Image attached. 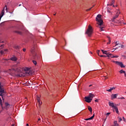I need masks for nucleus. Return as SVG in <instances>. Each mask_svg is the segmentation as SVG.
<instances>
[{"label": "nucleus", "mask_w": 126, "mask_h": 126, "mask_svg": "<svg viewBox=\"0 0 126 126\" xmlns=\"http://www.w3.org/2000/svg\"><path fill=\"white\" fill-rule=\"evenodd\" d=\"M95 19L96 21H97V22L99 23L98 25V27L100 29V31H104V30L103 29L104 27H101L103 24V20L101 19V15H97Z\"/></svg>", "instance_id": "obj_1"}, {"label": "nucleus", "mask_w": 126, "mask_h": 126, "mask_svg": "<svg viewBox=\"0 0 126 126\" xmlns=\"http://www.w3.org/2000/svg\"><path fill=\"white\" fill-rule=\"evenodd\" d=\"M4 93V90L3 88H2V86H1V83L0 82V96H1L3 101H4V98L3 97V95L2 94ZM1 98L0 97V106L2 108V103H1V102H2V100H1Z\"/></svg>", "instance_id": "obj_2"}, {"label": "nucleus", "mask_w": 126, "mask_h": 126, "mask_svg": "<svg viewBox=\"0 0 126 126\" xmlns=\"http://www.w3.org/2000/svg\"><path fill=\"white\" fill-rule=\"evenodd\" d=\"M92 33H93V30H92V27L91 26H89V28L86 32V33L88 35L89 37H91V35H92Z\"/></svg>", "instance_id": "obj_3"}, {"label": "nucleus", "mask_w": 126, "mask_h": 126, "mask_svg": "<svg viewBox=\"0 0 126 126\" xmlns=\"http://www.w3.org/2000/svg\"><path fill=\"white\" fill-rule=\"evenodd\" d=\"M35 48L32 47L31 49L32 55L34 60H37L38 59V56H37V54L35 53Z\"/></svg>", "instance_id": "obj_4"}, {"label": "nucleus", "mask_w": 126, "mask_h": 126, "mask_svg": "<svg viewBox=\"0 0 126 126\" xmlns=\"http://www.w3.org/2000/svg\"><path fill=\"white\" fill-rule=\"evenodd\" d=\"M24 70L27 75H30L31 74H32V71H31V69H30V68L26 67L25 68Z\"/></svg>", "instance_id": "obj_5"}, {"label": "nucleus", "mask_w": 126, "mask_h": 126, "mask_svg": "<svg viewBox=\"0 0 126 126\" xmlns=\"http://www.w3.org/2000/svg\"><path fill=\"white\" fill-rule=\"evenodd\" d=\"M85 99L86 102H87V103H91V101H92V98H91L89 96H86L85 97Z\"/></svg>", "instance_id": "obj_6"}, {"label": "nucleus", "mask_w": 126, "mask_h": 126, "mask_svg": "<svg viewBox=\"0 0 126 126\" xmlns=\"http://www.w3.org/2000/svg\"><path fill=\"white\" fill-rule=\"evenodd\" d=\"M101 52H102L103 54H104L105 55H106L107 57H111V53H108V51H104V50H101Z\"/></svg>", "instance_id": "obj_7"}, {"label": "nucleus", "mask_w": 126, "mask_h": 126, "mask_svg": "<svg viewBox=\"0 0 126 126\" xmlns=\"http://www.w3.org/2000/svg\"><path fill=\"white\" fill-rule=\"evenodd\" d=\"M109 105L110 106V107H112V108H113L114 109H115V108L117 107V104H115V103H114V102H109L108 103Z\"/></svg>", "instance_id": "obj_8"}, {"label": "nucleus", "mask_w": 126, "mask_h": 126, "mask_svg": "<svg viewBox=\"0 0 126 126\" xmlns=\"http://www.w3.org/2000/svg\"><path fill=\"white\" fill-rule=\"evenodd\" d=\"M116 64H118V65H120L121 67H125V66L124 65V64L123 63L121 62L117 61V62H116Z\"/></svg>", "instance_id": "obj_9"}, {"label": "nucleus", "mask_w": 126, "mask_h": 126, "mask_svg": "<svg viewBox=\"0 0 126 126\" xmlns=\"http://www.w3.org/2000/svg\"><path fill=\"white\" fill-rule=\"evenodd\" d=\"M4 8H5L3 9L1 14H0V19H1V18L3 16V15H4Z\"/></svg>", "instance_id": "obj_10"}, {"label": "nucleus", "mask_w": 126, "mask_h": 126, "mask_svg": "<svg viewBox=\"0 0 126 126\" xmlns=\"http://www.w3.org/2000/svg\"><path fill=\"white\" fill-rule=\"evenodd\" d=\"M7 49L2 50L0 51L1 55H4L7 52Z\"/></svg>", "instance_id": "obj_11"}, {"label": "nucleus", "mask_w": 126, "mask_h": 126, "mask_svg": "<svg viewBox=\"0 0 126 126\" xmlns=\"http://www.w3.org/2000/svg\"><path fill=\"white\" fill-rule=\"evenodd\" d=\"M11 61H13V62H16V61H17V58H16V57H13L12 58H10Z\"/></svg>", "instance_id": "obj_12"}, {"label": "nucleus", "mask_w": 126, "mask_h": 126, "mask_svg": "<svg viewBox=\"0 0 126 126\" xmlns=\"http://www.w3.org/2000/svg\"><path fill=\"white\" fill-rule=\"evenodd\" d=\"M117 96H118V94H113L111 95V98L112 99H116Z\"/></svg>", "instance_id": "obj_13"}, {"label": "nucleus", "mask_w": 126, "mask_h": 126, "mask_svg": "<svg viewBox=\"0 0 126 126\" xmlns=\"http://www.w3.org/2000/svg\"><path fill=\"white\" fill-rule=\"evenodd\" d=\"M118 17H119V15L118 14H116V15L115 16H114L113 19H112V21H113V22L115 21V20L116 18H118Z\"/></svg>", "instance_id": "obj_14"}, {"label": "nucleus", "mask_w": 126, "mask_h": 126, "mask_svg": "<svg viewBox=\"0 0 126 126\" xmlns=\"http://www.w3.org/2000/svg\"><path fill=\"white\" fill-rule=\"evenodd\" d=\"M36 100H37L38 103L39 105H42V102L40 101V97L39 96L36 97Z\"/></svg>", "instance_id": "obj_15"}, {"label": "nucleus", "mask_w": 126, "mask_h": 126, "mask_svg": "<svg viewBox=\"0 0 126 126\" xmlns=\"http://www.w3.org/2000/svg\"><path fill=\"white\" fill-rule=\"evenodd\" d=\"M89 97L91 99H92H92H93V97H94V94H89Z\"/></svg>", "instance_id": "obj_16"}, {"label": "nucleus", "mask_w": 126, "mask_h": 126, "mask_svg": "<svg viewBox=\"0 0 126 126\" xmlns=\"http://www.w3.org/2000/svg\"><path fill=\"white\" fill-rule=\"evenodd\" d=\"M14 49H15L16 50H19V49H20V46L19 45H15L14 46Z\"/></svg>", "instance_id": "obj_17"}, {"label": "nucleus", "mask_w": 126, "mask_h": 126, "mask_svg": "<svg viewBox=\"0 0 126 126\" xmlns=\"http://www.w3.org/2000/svg\"><path fill=\"white\" fill-rule=\"evenodd\" d=\"M15 33H17V34H19V35H22V32L19 31H16Z\"/></svg>", "instance_id": "obj_18"}, {"label": "nucleus", "mask_w": 126, "mask_h": 126, "mask_svg": "<svg viewBox=\"0 0 126 126\" xmlns=\"http://www.w3.org/2000/svg\"><path fill=\"white\" fill-rule=\"evenodd\" d=\"M114 110H115V112L117 114H119V109L118 108V107H115Z\"/></svg>", "instance_id": "obj_19"}, {"label": "nucleus", "mask_w": 126, "mask_h": 126, "mask_svg": "<svg viewBox=\"0 0 126 126\" xmlns=\"http://www.w3.org/2000/svg\"><path fill=\"white\" fill-rule=\"evenodd\" d=\"M88 110L92 114V108L90 106H88Z\"/></svg>", "instance_id": "obj_20"}, {"label": "nucleus", "mask_w": 126, "mask_h": 126, "mask_svg": "<svg viewBox=\"0 0 126 126\" xmlns=\"http://www.w3.org/2000/svg\"><path fill=\"white\" fill-rule=\"evenodd\" d=\"M107 38H108L109 41V42H107V44H111V37H110L109 36H107Z\"/></svg>", "instance_id": "obj_21"}, {"label": "nucleus", "mask_w": 126, "mask_h": 126, "mask_svg": "<svg viewBox=\"0 0 126 126\" xmlns=\"http://www.w3.org/2000/svg\"><path fill=\"white\" fill-rule=\"evenodd\" d=\"M120 73H124V75H125V73H126V71H124V70H121L120 71Z\"/></svg>", "instance_id": "obj_22"}, {"label": "nucleus", "mask_w": 126, "mask_h": 126, "mask_svg": "<svg viewBox=\"0 0 126 126\" xmlns=\"http://www.w3.org/2000/svg\"><path fill=\"white\" fill-rule=\"evenodd\" d=\"M122 121H123V119H122V118L118 117V122H119V123H121V122H122Z\"/></svg>", "instance_id": "obj_23"}, {"label": "nucleus", "mask_w": 126, "mask_h": 126, "mask_svg": "<svg viewBox=\"0 0 126 126\" xmlns=\"http://www.w3.org/2000/svg\"><path fill=\"white\" fill-rule=\"evenodd\" d=\"M5 107H6V108H9V104H8V103H5Z\"/></svg>", "instance_id": "obj_24"}, {"label": "nucleus", "mask_w": 126, "mask_h": 126, "mask_svg": "<svg viewBox=\"0 0 126 126\" xmlns=\"http://www.w3.org/2000/svg\"><path fill=\"white\" fill-rule=\"evenodd\" d=\"M94 117H95V114H94L93 116L90 118V120H93Z\"/></svg>", "instance_id": "obj_25"}, {"label": "nucleus", "mask_w": 126, "mask_h": 126, "mask_svg": "<svg viewBox=\"0 0 126 126\" xmlns=\"http://www.w3.org/2000/svg\"><path fill=\"white\" fill-rule=\"evenodd\" d=\"M110 10H111V8L108 7L107 8V12H108L109 13H111Z\"/></svg>", "instance_id": "obj_26"}, {"label": "nucleus", "mask_w": 126, "mask_h": 126, "mask_svg": "<svg viewBox=\"0 0 126 126\" xmlns=\"http://www.w3.org/2000/svg\"><path fill=\"white\" fill-rule=\"evenodd\" d=\"M115 46H119V45L120 43H119V41H116V42L115 43Z\"/></svg>", "instance_id": "obj_27"}, {"label": "nucleus", "mask_w": 126, "mask_h": 126, "mask_svg": "<svg viewBox=\"0 0 126 126\" xmlns=\"http://www.w3.org/2000/svg\"><path fill=\"white\" fill-rule=\"evenodd\" d=\"M5 7L6 12H8V9L7 8V6H6V5H5Z\"/></svg>", "instance_id": "obj_28"}, {"label": "nucleus", "mask_w": 126, "mask_h": 126, "mask_svg": "<svg viewBox=\"0 0 126 126\" xmlns=\"http://www.w3.org/2000/svg\"><path fill=\"white\" fill-rule=\"evenodd\" d=\"M33 63H34V64H35V65H36V64H37V62H36V61H32Z\"/></svg>", "instance_id": "obj_29"}, {"label": "nucleus", "mask_w": 126, "mask_h": 126, "mask_svg": "<svg viewBox=\"0 0 126 126\" xmlns=\"http://www.w3.org/2000/svg\"><path fill=\"white\" fill-rule=\"evenodd\" d=\"M125 46L123 45H121V43H120V46L118 47L119 48H124Z\"/></svg>", "instance_id": "obj_30"}, {"label": "nucleus", "mask_w": 126, "mask_h": 126, "mask_svg": "<svg viewBox=\"0 0 126 126\" xmlns=\"http://www.w3.org/2000/svg\"><path fill=\"white\" fill-rule=\"evenodd\" d=\"M121 14V12H120V11L118 10L116 14H118V16L120 15V14Z\"/></svg>", "instance_id": "obj_31"}, {"label": "nucleus", "mask_w": 126, "mask_h": 126, "mask_svg": "<svg viewBox=\"0 0 126 126\" xmlns=\"http://www.w3.org/2000/svg\"><path fill=\"white\" fill-rule=\"evenodd\" d=\"M100 57L101 58H103H103H106L107 57V56L106 55H100Z\"/></svg>", "instance_id": "obj_32"}, {"label": "nucleus", "mask_w": 126, "mask_h": 126, "mask_svg": "<svg viewBox=\"0 0 126 126\" xmlns=\"http://www.w3.org/2000/svg\"><path fill=\"white\" fill-rule=\"evenodd\" d=\"M2 48H3V44L0 45V50H1V49H2Z\"/></svg>", "instance_id": "obj_33"}, {"label": "nucleus", "mask_w": 126, "mask_h": 126, "mask_svg": "<svg viewBox=\"0 0 126 126\" xmlns=\"http://www.w3.org/2000/svg\"><path fill=\"white\" fill-rule=\"evenodd\" d=\"M111 58H119V56H114L111 57Z\"/></svg>", "instance_id": "obj_34"}, {"label": "nucleus", "mask_w": 126, "mask_h": 126, "mask_svg": "<svg viewBox=\"0 0 126 126\" xmlns=\"http://www.w3.org/2000/svg\"><path fill=\"white\" fill-rule=\"evenodd\" d=\"M91 9H92V7H91L90 8L87 9L86 11H90V10H91Z\"/></svg>", "instance_id": "obj_35"}, {"label": "nucleus", "mask_w": 126, "mask_h": 126, "mask_svg": "<svg viewBox=\"0 0 126 126\" xmlns=\"http://www.w3.org/2000/svg\"><path fill=\"white\" fill-rule=\"evenodd\" d=\"M115 89H116L115 88V87H112V88H110V90L112 91V90H115Z\"/></svg>", "instance_id": "obj_36"}, {"label": "nucleus", "mask_w": 126, "mask_h": 126, "mask_svg": "<svg viewBox=\"0 0 126 126\" xmlns=\"http://www.w3.org/2000/svg\"><path fill=\"white\" fill-rule=\"evenodd\" d=\"M106 91H107L108 92H111L112 91L111 90V89H109V90H107Z\"/></svg>", "instance_id": "obj_37"}, {"label": "nucleus", "mask_w": 126, "mask_h": 126, "mask_svg": "<svg viewBox=\"0 0 126 126\" xmlns=\"http://www.w3.org/2000/svg\"><path fill=\"white\" fill-rule=\"evenodd\" d=\"M114 3H115V0H112L111 3H112V4H114Z\"/></svg>", "instance_id": "obj_38"}, {"label": "nucleus", "mask_w": 126, "mask_h": 126, "mask_svg": "<svg viewBox=\"0 0 126 126\" xmlns=\"http://www.w3.org/2000/svg\"><path fill=\"white\" fill-rule=\"evenodd\" d=\"M109 115H111V113L108 112V113H106V116H109Z\"/></svg>", "instance_id": "obj_39"}, {"label": "nucleus", "mask_w": 126, "mask_h": 126, "mask_svg": "<svg viewBox=\"0 0 126 126\" xmlns=\"http://www.w3.org/2000/svg\"><path fill=\"white\" fill-rule=\"evenodd\" d=\"M85 121H90V118H87L85 119Z\"/></svg>", "instance_id": "obj_40"}, {"label": "nucleus", "mask_w": 126, "mask_h": 126, "mask_svg": "<svg viewBox=\"0 0 126 126\" xmlns=\"http://www.w3.org/2000/svg\"><path fill=\"white\" fill-rule=\"evenodd\" d=\"M111 55H110V57H108V58H112V57H115V56H113V54H111Z\"/></svg>", "instance_id": "obj_41"}, {"label": "nucleus", "mask_w": 126, "mask_h": 126, "mask_svg": "<svg viewBox=\"0 0 126 126\" xmlns=\"http://www.w3.org/2000/svg\"><path fill=\"white\" fill-rule=\"evenodd\" d=\"M22 74H19V75H18V76H20V77H21L22 76Z\"/></svg>", "instance_id": "obj_42"}, {"label": "nucleus", "mask_w": 126, "mask_h": 126, "mask_svg": "<svg viewBox=\"0 0 126 126\" xmlns=\"http://www.w3.org/2000/svg\"><path fill=\"white\" fill-rule=\"evenodd\" d=\"M107 5L108 6H109V5L112 6V5H113V4L112 3H111V4H107Z\"/></svg>", "instance_id": "obj_43"}, {"label": "nucleus", "mask_w": 126, "mask_h": 126, "mask_svg": "<svg viewBox=\"0 0 126 126\" xmlns=\"http://www.w3.org/2000/svg\"><path fill=\"white\" fill-rule=\"evenodd\" d=\"M23 52H26V49L23 48Z\"/></svg>", "instance_id": "obj_44"}, {"label": "nucleus", "mask_w": 126, "mask_h": 126, "mask_svg": "<svg viewBox=\"0 0 126 126\" xmlns=\"http://www.w3.org/2000/svg\"><path fill=\"white\" fill-rule=\"evenodd\" d=\"M99 52H100V50H97V53L98 56H100V55H99Z\"/></svg>", "instance_id": "obj_45"}, {"label": "nucleus", "mask_w": 126, "mask_h": 126, "mask_svg": "<svg viewBox=\"0 0 126 126\" xmlns=\"http://www.w3.org/2000/svg\"><path fill=\"white\" fill-rule=\"evenodd\" d=\"M118 123H117V121H114V125H117Z\"/></svg>", "instance_id": "obj_46"}, {"label": "nucleus", "mask_w": 126, "mask_h": 126, "mask_svg": "<svg viewBox=\"0 0 126 126\" xmlns=\"http://www.w3.org/2000/svg\"><path fill=\"white\" fill-rule=\"evenodd\" d=\"M112 62H113V63H116V62H118V61H112Z\"/></svg>", "instance_id": "obj_47"}, {"label": "nucleus", "mask_w": 126, "mask_h": 126, "mask_svg": "<svg viewBox=\"0 0 126 126\" xmlns=\"http://www.w3.org/2000/svg\"><path fill=\"white\" fill-rule=\"evenodd\" d=\"M95 102H98V99H95Z\"/></svg>", "instance_id": "obj_48"}, {"label": "nucleus", "mask_w": 126, "mask_h": 126, "mask_svg": "<svg viewBox=\"0 0 126 126\" xmlns=\"http://www.w3.org/2000/svg\"><path fill=\"white\" fill-rule=\"evenodd\" d=\"M122 57H123L124 58H126V56L125 55L122 56Z\"/></svg>", "instance_id": "obj_49"}, {"label": "nucleus", "mask_w": 126, "mask_h": 126, "mask_svg": "<svg viewBox=\"0 0 126 126\" xmlns=\"http://www.w3.org/2000/svg\"><path fill=\"white\" fill-rule=\"evenodd\" d=\"M41 121V119H40V118L38 119V121Z\"/></svg>", "instance_id": "obj_50"}, {"label": "nucleus", "mask_w": 126, "mask_h": 126, "mask_svg": "<svg viewBox=\"0 0 126 126\" xmlns=\"http://www.w3.org/2000/svg\"><path fill=\"white\" fill-rule=\"evenodd\" d=\"M123 119L125 121V117H123Z\"/></svg>", "instance_id": "obj_51"}, {"label": "nucleus", "mask_w": 126, "mask_h": 126, "mask_svg": "<svg viewBox=\"0 0 126 126\" xmlns=\"http://www.w3.org/2000/svg\"><path fill=\"white\" fill-rule=\"evenodd\" d=\"M94 6H95V5H93L92 7V8H93V7H94Z\"/></svg>", "instance_id": "obj_52"}, {"label": "nucleus", "mask_w": 126, "mask_h": 126, "mask_svg": "<svg viewBox=\"0 0 126 126\" xmlns=\"http://www.w3.org/2000/svg\"><path fill=\"white\" fill-rule=\"evenodd\" d=\"M117 49H118V48H115V49H113V50H117Z\"/></svg>", "instance_id": "obj_53"}, {"label": "nucleus", "mask_w": 126, "mask_h": 126, "mask_svg": "<svg viewBox=\"0 0 126 126\" xmlns=\"http://www.w3.org/2000/svg\"><path fill=\"white\" fill-rule=\"evenodd\" d=\"M91 86H92V85H90L89 86V87H91Z\"/></svg>", "instance_id": "obj_54"}, {"label": "nucleus", "mask_w": 126, "mask_h": 126, "mask_svg": "<svg viewBox=\"0 0 126 126\" xmlns=\"http://www.w3.org/2000/svg\"><path fill=\"white\" fill-rule=\"evenodd\" d=\"M105 77V79H108V77H106V76Z\"/></svg>", "instance_id": "obj_55"}, {"label": "nucleus", "mask_w": 126, "mask_h": 126, "mask_svg": "<svg viewBox=\"0 0 126 126\" xmlns=\"http://www.w3.org/2000/svg\"><path fill=\"white\" fill-rule=\"evenodd\" d=\"M9 13H11V14H12V12H9Z\"/></svg>", "instance_id": "obj_56"}, {"label": "nucleus", "mask_w": 126, "mask_h": 126, "mask_svg": "<svg viewBox=\"0 0 126 126\" xmlns=\"http://www.w3.org/2000/svg\"><path fill=\"white\" fill-rule=\"evenodd\" d=\"M121 99H125V97H122L121 98Z\"/></svg>", "instance_id": "obj_57"}, {"label": "nucleus", "mask_w": 126, "mask_h": 126, "mask_svg": "<svg viewBox=\"0 0 126 126\" xmlns=\"http://www.w3.org/2000/svg\"><path fill=\"white\" fill-rule=\"evenodd\" d=\"M113 7H116V6H115V5H113Z\"/></svg>", "instance_id": "obj_58"}, {"label": "nucleus", "mask_w": 126, "mask_h": 126, "mask_svg": "<svg viewBox=\"0 0 126 126\" xmlns=\"http://www.w3.org/2000/svg\"><path fill=\"white\" fill-rule=\"evenodd\" d=\"M56 13H55V14H54V16H55V15H56Z\"/></svg>", "instance_id": "obj_59"}, {"label": "nucleus", "mask_w": 126, "mask_h": 126, "mask_svg": "<svg viewBox=\"0 0 126 126\" xmlns=\"http://www.w3.org/2000/svg\"><path fill=\"white\" fill-rule=\"evenodd\" d=\"M21 5V4H19V6H20Z\"/></svg>", "instance_id": "obj_60"}, {"label": "nucleus", "mask_w": 126, "mask_h": 126, "mask_svg": "<svg viewBox=\"0 0 126 126\" xmlns=\"http://www.w3.org/2000/svg\"><path fill=\"white\" fill-rule=\"evenodd\" d=\"M112 52H115V50H113Z\"/></svg>", "instance_id": "obj_61"}, {"label": "nucleus", "mask_w": 126, "mask_h": 126, "mask_svg": "<svg viewBox=\"0 0 126 126\" xmlns=\"http://www.w3.org/2000/svg\"><path fill=\"white\" fill-rule=\"evenodd\" d=\"M18 63H19V62H18Z\"/></svg>", "instance_id": "obj_62"}, {"label": "nucleus", "mask_w": 126, "mask_h": 126, "mask_svg": "<svg viewBox=\"0 0 126 126\" xmlns=\"http://www.w3.org/2000/svg\"><path fill=\"white\" fill-rule=\"evenodd\" d=\"M104 121H106V119L104 120Z\"/></svg>", "instance_id": "obj_63"}, {"label": "nucleus", "mask_w": 126, "mask_h": 126, "mask_svg": "<svg viewBox=\"0 0 126 126\" xmlns=\"http://www.w3.org/2000/svg\"><path fill=\"white\" fill-rule=\"evenodd\" d=\"M12 126H13V125H12Z\"/></svg>", "instance_id": "obj_64"}]
</instances>
